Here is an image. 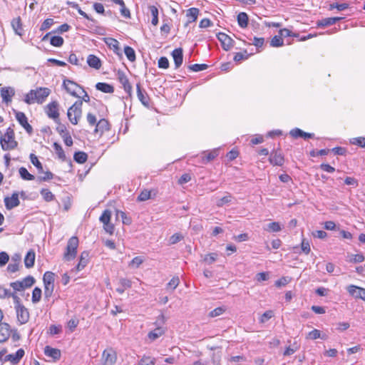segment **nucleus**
<instances>
[{"label":"nucleus","mask_w":365,"mask_h":365,"mask_svg":"<svg viewBox=\"0 0 365 365\" xmlns=\"http://www.w3.org/2000/svg\"><path fill=\"white\" fill-rule=\"evenodd\" d=\"M82 115V101H76L67 111V116L73 125H77Z\"/></svg>","instance_id":"nucleus-1"},{"label":"nucleus","mask_w":365,"mask_h":365,"mask_svg":"<svg viewBox=\"0 0 365 365\" xmlns=\"http://www.w3.org/2000/svg\"><path fill=\"white\" fill-rule=\"evenodd\" d=\"M62 87L66 90V91L69 93L71 96L79 98L80 96L78 95L76 89L78 88L79 89H82L83 86L76 82L64 77L63 80Z\"/></svg>","instance_id":"nucleus-2"},{"label":"nucleus","mask_w":365,"mask_h":365,"mask_svg":"<svg viewBox=\"0 0 365 365\" xmlns=\"http://www.w3.org/2000/svg\"><path fill=\"white\" fill-rule=\"evenodd\" d=\"M51 91L48 88H39L38 89L34 91L31 90L30 94L31 96L32 100L36 101L38 103H42L46 98L49 96Z\"/></svg>","instance_id":"nucleus-3"},{"label":"nucleus","mask_w":365,"mask_h":365,"mask_svg":"<svg viewBox=\"0 0 365 365\" xmlns=\"http://www.w3.org/2000/svg\"><path fill=\"white\" fill-rule=\"evenodd\" d=\"M59 104L56 101L48 103L45 108V112L49 118L53 119L56 123L59 121Z\"/></svg>","instance_id":"nucleus-4"},{"label":"nucleus","mask_w":365,"mask_h":365,"mask_svg":"<svg viewBox=\"0 0 365 365\" xmlns=\"http://www.w3.org/2000/svg\"><path fill=\"white\" fill-rule=\"evenodd\" d=\"M269 162L272 165L282 166L284 163V156L281 149H274L269 154Z\"/></svg>","instance_id":"nucleus-5"},{"label":"nucleus","mask_w":365,"mask_h":365,"mask_svg":"<svg viewBox=\"0 0 365 365\" xmlns=\"http://www.w3.org/2000/svg\"><path fill=\"white\" fill-rule=\"evenodd\" d=\"M14 112L19 123L26 130L29 135H31L33 133V128L28 123V118L26 116L25 113L15 110H14Z\"/></svg>","instance_id":"nucleus-6"},{"label":"nucleus","mask_w":365,"mask_h":365,"mask_svg":"<svg viewBox=\"0 0 365 365\" xmlns=\"http://www.w3.org/2000/svg\"><path fill=\"white\" fill-rule=\"evenodd\" d=\"M217 38L221 43L222 48L227 51L234 46L235 41L227 34L223 32H219L217 34Z\"/></svg>","instance_id":"nucleus-7"},{"label":"nucleus","mask_w":365,"mask_h":365,"mask_svg":"<svg viewBox=\"0 0 365 365\" xmlns=\"http://www.w3.org/2000/svg\"><path fill=\"white\" fill-rule=\"evenodd\" d=\"M137 96L140 103L146 108H150V98L148 95L146 91L141 87L140 83L136 85Z\"/></svg>","instance_id":"nucleus-8"},{"label":"nucleus","mask_w":365,"mask_h":365,"mask_svg":"<svg viewBox=\"0 0 365 365\" xmlns=\"http://www.w3.org/2000/svg\"><path fill=\"white\" fill-rule=\"evenodd\" d=\"M347 292L350 295L354 297L356 299H361L365 301V289L356 286V285H349L346 288Z\"/></svg>","instance_id":"nucleus-9"},{"label":"nucleus","mask_w":365,"mask_h":365,"mask_svg":"<svg viewBox=\"0 0 365 365\" xmlns=\"http://www.w3.org/2000/svg\"><path fill=\"white\" fill-rule=\"evenodd\" d=\"M289 135L295 139L302 138L304 140L314 138V133H307L300 128H295L289 131Z\"/></svg>","instance_id":"nucleus-10"},{"label":"nucleus","mask_w":365,"mask_h":365,"mask_svg":"<svg viewBox=\"0 0 365 365\" xmlns=\"http://www.w3.org/2000/svg\"><path fill=\"white\" fill-rule=\"evenodd\" d=\"M4 203L6 208L9 210L19 206L20 204L19 193L14 192L10 197H6L4 198Z\"/></svg>","instance_id":"nucleus-11"},{"label":"nucleus","mask_w":365,"mask_h":365,"mask_svg":"<svg viewBox=\"0 0 365 365\" xmlns=\"http://www.w3.org/2000/svg\"><path fill=\"white\" fill-rule=\"evenodd\" d=\"M44 354L51 358L53 361H58L61 357V351L60 349L53 348L51 346H46L43 349Z\"/></svg>","instance_id":"nucleus-12"},{"label":"nucleus","mask_w":365,"mask_h":365,"mask_svg":"<svg viewBox=\"0 0 365 365\" xmlns=\"http://www.w3.org/2000/svg\"><path fill=\"white\" fill-rule=\"evenodd\" d=\"M25 351L23 349H19L15 354H8L4 359V361H10L12 364H17L24 356Z\"/></svg>","instance_id":"nucleus-13"},{"label":"nucleus","mask_w":365,"mask_h":365,"mask_svg":"<svg viewBox=\"0 0 365 365\" xmlns=\"http://www.w3.org/2000/svg\"><path fill=\"white\" fill-rule=\"evenodd\" d=\"M104 41L109 48L112 49L113 52L119 56L120 58H123V54L119 47V42L113 38H105Z\"/></svg>","instance_id":"nucleus-14"},{"label":"nucleus","mask_w":365,"mask_h":365,"mask_svg":"<svg viewBox=\"0 0 365 365\" xmlns=\"http://www.w3.org/2000/svg\"><path fill=\"white\" fill-rule=\"evenodd\" d=\"M103 357L105 359V365H113L116 363L117 354L112 349L109 350H104L103 352Z\"/></svg>","instance_id":"nucleus-15"},{"label":"nucleus","mask_w":365,"mask_h":365,"mask_svg":"<svg viewBox=\"0 0 365 365\" xmlns=\"http://www.w3.org/2000/svg\"><path fill=\"white\" fill-rule=\"evenodd\" d=\"M11 327L8 323L0 324V344L6 342L11 334Z\"/></svg>","instance_id":"nucleus-16"},{"label":"nucleus","mask_w":365,"mask_h":365,"mask_svg":"<svg viewBox=\"0 0 365 365\" xmlns=\"http://www.w3.org/2000/svg\"><path fill=\"white\" fill-rule=\"evenodd\" d=\"M17 319L22 324L26 323L29 319V312L28 309L22 305L21 307L16 309Z\"/></svg>","instance_id":"nucleus-17"},{"label":"nucleus","mask_w":365,"mask_h":365,"mask_svg":"<svg viewBox=\"0 0 365 365\" xmlns=\"http://www.w3.org/2000/svg\"><path fill=\"white\" fill-rule=\"evenodd\" d=\"M110 129V125L108 120L105 118L101 119L96 124L94 133H100L101 135L105 131H108Z\"/></svg>","instance_id":"nucleus-18"},{"label":"nucleus","mask_w":365,"mask_h":365,"mask_svg":"<svg viewBox=\"0 0 365 365\" xmlns=\"http://www.w3.org/2000/svg\"><path fill=\"white\" fill-rule=\"evenodd\" d=\"M171 55L174 60L175 68H178L183 62V50L182 48H178L174 49Z\"/></svg>","instance_id":"nucleus-19"},{"label":"nucleus","mask_w":365,"mask_h":365,"mask_svg":"<svg viewBox=\"0 0 365 365\" xmlns=\"http://www.w3.org/2000/svg\"><path fill=\"white\" fill-rule=\"evenodd\" d=\"M15 95V91L11 87H4L1 89V96L3 102L9 103L11 102V98Z\"/></svg>","instance_id":"nucleus-20"},{"label":"nucleus","mask_w":365,"mask_h":365,"mask_svg":"<svg viewBox=\"0 0 365 365\" xmlns=\"http://www.w3.org/2000/svg\"><path fill=\"white\" fill-rule=\"evenodd\" d=\"M67 4L69 5L71 7L77 9L80 15H81L82 16H83L84 18H86V19L93 23L91 26H88V27H92L93 26H96V24H98V21L96 19H93L91 16H88L86 12L81 10V9L77 3L73 1H68Z\"/></svg>","instance_id":"nucleus-21"},{"label":"nucleus","mask_w":365,"mask_h":365,"mask_svg":"<svg viewBox=\"0 0 365 365\" xmlns=\"http://www.w3.org/2000/svg\"><path fill=\"white\" fill-rule=\"evenodd\" d=\"M11 26L16 34L22 36L24 34V29L22 26L21 19L20 16L13 19L11 21Z\"/></svg>","instance_id":"nucleus-22"},{"label":"nucleus","mask_w":365,"mask_h":365,"mask_svg":"<svg viewBox=\"0 0 365 365\" xmlns=\"http://www.w3.org/2000/svg\"><path fill=\"white\" fill-rule=\"evenodd\" d=\"M202 163L207 164L212 160H213L217 156L219 155V150L218 149H214L209 152L208 153H206L205 151H204L202 153Z\"/></svg>","instance_id":"nucleus-23"},{"label":"nucleus","mask_w":365,"mask_h":365,"mask_svg":"<svg viewBox=\"0 0 365 365\" xmlns=\"http://www.w3.org/2000/svg\"><path fill=\"white\" fill-rule=\"evenodd\" d=\"M87 63L91 68L96 70L100 69L102 65L101 59L93 54L88 55L87 58Z\"/></svg>","instance_id":"nucleus-24"},{"label":"nucleus","mask_w":365,"mask_h":365,"mask_svg":"<svg viewBox=\"0 0 365 365\" xmlns=\"http://www.w3.org/2000/svg\"><path fill=\"white\" fill-rule=\"evenodd\" d=\"M119 284L120 287H118L116 289V292L119 294H122L124 293L125 290L128 288H130L132 286V282L126 278H120L119 279Z\"/></svg>","instance_id":"nucleus-25"},{"label":"nucleus","mask_w":365,"mask_h":365,"mask_svg":"<svg viewBox=\"0 0 365 365\" xmlns=\"http://www.w3.org/2000/svg\"><path fill=\"white\" fill-rule=\"evenodd\" d=\"M96 88L105 93H112L114 92V87L107 83H97L96 84Z\"/></svg>","instance_id":"nucleus-26"},{"label":"nucleus","mask_w":365,"mask_h":365,"mask_svg":"<svg viewBox=\"0 0 365 365\" xmlns=\"http://www.w3.org/2000/svg\"><path fill=\"white\" fill-rule=\"evenodd\" d=\"M199 14V9L195 7L190 8L187 11L186 16L189 19L187 23L185 24V26H187L190 23L194 22L197 20V16Z\"/></svg>","instance_id":"nucleus-27"},{"label":"nucleus","mask_w":365,"mask_h":365,"mask_svg":"<svg viewBox=\"0 0 365 365\" xmlns=\"http://www.w3.org/2000/svg\"><path fill=\"white\" fill-rule=\"evenodd\" d=\"M88 154L83 151H76L73 154V160L78 164H83L88 160Z\"/></svg>","instance_id":"nucleus-28"},{"label":"nucleus","mask_w":365,"mask_h":365,"mask_svg":"<svg viewBox=\"0 0 365 365\" xmlns=\"http://www.w3.org/2000/svg\"><path fill=\"white\" fill-rule=\"evenodd\" d=\"M78 243L79 241L77 237H71L68 241L65 251H77Z\"/></svg>","instance_id":"nucleus-29"},{"label":"nucleus","mask_w":365,"mask_h":365,"mask_svg":"<svg viewBox=\"0 0 365 365\" xmlns=\"http://www.w3.org/2000/svg\"><path fill=\"white\" fill-rule=\"evenodd\" d=\"M237 23L240 27L246 28L249 24V17L245 12H240L237 17Z\"/></svg>","instance_id":"nucleus-30"},{"label":"nucleus","mask_w":365,"mask_h":365,"mask_svg":"<svg viewBox=\"0 0 365 365\" xmlns=\"http://www.w3.org/2000/svg\"><path fill=\"white\" fill-rule=\"evenodd\" d=\"M365 259V257L361 254H348L346 256V261L350 263H359L363 262Z\"/></svg>","instance_id":"nucleus-31"},{"label":"nucleus","mask_w":365,"mask_h":365,"mask_svg":"<svg viewBox=\"0 0 365 365\" xmlns=\"http://www.w3.org/2000/svg\"><path fill=\"white\" fill-rule=\"evenodd\" d=\"M88 252H82L80 260L75 267L76 271H81L88 264Z\"/></svg>","instance_id":"nucleus-32"},{"label":"nucleus","mask_w":365,"mask_h":365,"mask_svg":"<svg viewBox=\"0 0 365 365\" xmlns=\"http://www.w3.org/2000/svg\"><path fill=\"white\" fill-rule=\"evenodd\" d=\"M264 230L269 232H277L282 230V225L278 222H272L267 224Z\"/></svg>","instance_id":"nucleus-33"},{"label":"nucleus","mask_w":365,"mask_h":365,"mask_svg":"<svg viewBox=\"0 0 365 365\" xmlns=\"http://www.w3.org/2000/svg\"><path fill=\"white\" fill-rule=\"evenodd\" d=\"M148 11L152 16L151 23L153 25L156 26L158 24V9L154 5L148 6Z\"/></svg>","instance_id":"nucleus-34"},{"label":"nucleus","mask_w":365,"mask_h":365,"mask_svg":"<svg viewBox=\"0 0 365 365\" xmlns=\"http://www.w3.org/2000/svg\"><path fill=\"white\" fill-rule=\"evenodd\" d=\"M165 333V329L161 327H158L153 331L148 333V338L154 341L161 336Z\"/></svg>","instance_id":"nucleus-35"},{"label":"nucleus","mask_w":365,"mask_h":365,"mask_svg":"<svg viewBox=\"0 0 365 365\" xmlns=\"http://www.w3.org/2000/svg\"><path fill=\"white\" fill-rule=\"evenodd\" d=\"M35 262V252H26L24 258V264L26 268H31L34 267Z\"/></svg>","instance_id":"nucleus-36"},{"label":"nucleus","mask_w":365,"mask_h":365,"mask_svg":"<svg viewBox=\"0 0 365 365\" xmlns=\"http://www.w3.org/2000/svg\"><path fill=\"white\" fill-rule=\"evenodd\" d=\"M55 274L52 272L47 271L44 273L43 277V282L44 285H51L54 284Z\"/></svg>","instance_id":"nucleus-37"},{"label":"nucleus","mask_w":365,"mask_h":365,"mask_svg":"<svg viewBox=\"0 0 365 365\" xmlns=\"http://www.w3.org/2000/svg\"><path fill=\"white\" fill-rule=\"evenodd\" d=\"M124 53H125V55L126 56L127 58L130 61L133 62L135 61V59H136L135 51L132 47H130L129 46H125L124 47Z\"/></svg>","instance_id":"nucleus-38"},{"label":"nucleus","mask_w":365,"mask_h":365,"mask_svg":"<svg viewBox=\"0 0 365 365\" xmlns=\"http://www.w3.org/2000/svg\"><path fill=\"white\" fill-rule=\"evenodd\" d=\"M19 173L21 178L24 180H34L35 179V176L29 173L27 169L24 167L20 168Z\"/></svg>","instance_id":"nucleus-39"},{"label":"nucleus","mask_w":365,"mask_h":365,"mask_svg":"<svg viewBox=\"0 0 365 365\" xmlns=\"http://www.w3.org/2000/svg\"><path fill=\"white\" fill-rule=\"evenodd\" d=\"M29 158L31 163L37 168L38 172L39 173H43V169L42 163L38 160L36 155L34 153H31Z\"/></svg>","instance_id":"nucleus-40"},{"label":"nucleus","mask_w":365,"mask_h":365,"mask_svg":"<svg viewBox=\"0 0 365 365\" xmlns=\"http://www.w3.org/2000/svg\"><path fill=\"white\" fill-rule=\"evenodd\" d=\"M53 148L55 150L56 154L58 155V157L61 160H62L63 161L66 160V154H65L61 145L58 143H57V142L53 143Z\"/></svg>","instance_id":"nucleus-41"},{"label":"nucleus","mask_w":365,"mask_h":365,"mask_svg":"<svg viewBox=\"0 0 365 365\" xmlns=\"http://www.w3.org/2000/svg\"><path fill=\"white\" fill-rule=\"evenodd\" d=\"M42 291L41 289L36 287L32 292L31 301L34 304H36L40 302L41 299Z\"/></svg>","instance_id":"nucleus-42"},{"label":"nucleus","mask_w":365,"mask_h":365,"mask_svg":"<svg viewBox=\"0 0 365 365\" xmlns=\"http://www.w3.org/2000/svg\"><path fill=\"white\" fill-rule=\"evenodd\" d=\"M307 338L310 339H313V340L319 339V338L322 339H326L327 336L325 334L322 335L321 331L319 330L315 329L309 332Z\"/></svg>","instance_id":"nucleus-43"},{"label":"nucleus","mask_w":365,"mask_h":365,"mask_svg":"<svg viewBox=\"0 0 365 365\" xmlns=\"http://www.w3.org/2000/svg\"><path fill=\"white\" fill-rule=\"evenodd\" d=\"M64 43L63 38L60 36H53L50 38V43L55 47H61Z\"/></svg>","instance_id":"nucleus-44"},{"label":"nucleus","mask_w":365,"mask_h":365,"mask_svg":"<svg viewBox=\"0 0 365 365\" xmlns=\"http://www.w3.org/2000/svg\"><path fill=\"white\" fill-rule=\"evenodd\" d=\"M40 193L46 202H51L54 199V195L48 189L42 188Z\"/></svg>","instance_id":"nucleus-45"},{"label":"nucleus","mask_w":365,"mask_h":365,"mask_svg":"<svg viewBox=\"0 0 365 365\" xmlns=\"http://www.w3.org/2000/svg\"><path fill=\"white\" fill-rule=\"evenodd\" d=\"M284 45V41L279 35L274 36L270 41L272 47H279Z\"/></svg>","instance_id":"nucleus-46"},{"label":"nucleus","mask_w":365,"mask_h":365,"mask_svg":"<svg viewBox=\"0 0 365 365\" xmlns=\"http://www.w3.org/2000/svg\"><path fill=\"white\" fill-rule=\"evenodd\" d=\"M232 198L233 197L231 195V194L227 193V195H225V196L222 197V198L219 199L217 201L216 205H217V207H222L223 205L231 202Z\"/></svg>","instance_id":"nucleus-47"},{"label":"nucleus","mask_w":365,"mask_h":365,"mask_svg":"<svg viewBox=\"0 0 365 365\" xmlns=\"http://www.w3.org/2000/svg\"><path fill=\"white\" fill-rule=\"evenodd\" d=\"M119 215L120 216V217L122 219L123 224L126 225H129L131 224V222H132L131 218L130 217H128L127 215L124 212L120 211V210H116V217H118Z\"/></svg>","instance_id":"nucleus-48"},{"label":"nucleus","mask_w":365,"mask_h":365,"mask_svg":"<svg viewBox=\"0 0 365 365\" xmlns=\"http://www.w3.org/2000/svg\"><path fill=\"white\" fill-rule=\"evenodd\" d=\"M331 17L322 19L321 20H318L316 22L317 26L320 28H324L327 26H329L333 25V22L331 21Z\"/></svg>","instance_id":"nucleus-49"},{"label":"nucleus","mask_w":365,"mask_h":365,"mask_svg":"<svg viewBox=\"0 0 365 365\" xmlns=\"http://www.w3.org/2000/svg\"><path fill=\"white\" fill-rule=\"evenodd\" d=\"M208 68V65L205 63H195L188 66V69L195 71V72H199L201 71H204Z\"/></svg>","instance_id":"nucleus-50"},{"label":"nucleus","mask_w":365,"mask_h":365,"mask_svg":"<svg viewBox=\"0 0 365 365\" xmlns=\"http://www.w3.org/2000/svg\"><path fill=\"white\" fill-rule=\"evenodd\" d=\"M35 282L34 277L31 275L27 276L21 281L24 289L32 287Z\"/></svg>","instance_id":"nucleus-51"},{"label":"nucleus","mask_w":365,"mask_h":365,"mask_svg":"<svg viewBox=\"0 0 365 365\" xmlns=\"http://www.w3.org/2000/svg\"><path fill=\"white\" fill-rule=\"evenodd\" d=\"M250 54L247 53V50H244L243 53L242 52H237V53H236L235 54L233 60L235 62H240V61H241L243 59H247L248 57L250 56Z\"/></svg>","instance_id":"nucleus-52"},{"label":"nucleus","mask_w":365,"mask_h":365,"mask_svg":"<svg viewBox=\"0 0 365 365\" xmlns=\"http://www.w3.org/2000/svg\"><path fill=\"white\" fill-rule=\"evenodd\" d=\"M111 218V212L109 210H105L101 215L99 220L103 224L109 222Z\"/></svg>","instance_id":"nucleus-53"},{"label":"nucleus","mask_w":365,"mask_h":365,"mask_svg":"<svg viewBox=\"0 0 365 365\" xmlns=\"http://www.w3.org/2000/svg\"><path fill=\"white\" fill-rule=\"evenodd\" d=\"M144 261V258L142 256H138L133 258L129 263L130 267L138 268Z\"/></svg>","instance_id":"nucleus-54"},{"label":"nucleus","mask_w":365,"mask_h":365,"mask_svg":"<svg viewBox=\"0 0 365 365\" xmlns=\"http://www.w3.org/2000/svg\"><path fill=\"white\" fill-rule=\"evenodd\" d=\"M43 173L45 174L44 176H38L37 178V181L46 182L54 178L55 177L54 174L49 170H47L46 172L43 171Z\"/></svg>","instance_id":"nucleus-55"},{"label":"nucleus","mask_w":365,"mask_h":365,"mask_svg":"<svg viewBox=\"0 0 365 365\" xmlns=\"http://www.w3.org/2000/svg\"><path fill=\"white\" fill-rule=\"evenodd\" d=\"M158 66L160 68L167 69L170 66V63L167 57L162 56L158 59Z\"/></svg>","instance_id":"nucleus-56"},{"label":"nucleus","mask_w":365,"mask_h":365,"mask_svg":"<svg viewBox=\"0 0 365 365\" xmlns=\"http://www.w3.org/2000/svg\"><path fill=\"white\" fill-rule=\"evenodd\" d=\"M117 77L118 81L123 86L125 84H128L129 81L128 77L126 76L125 73L121 71L118 70L117 72Z\"/></svg>","instance_id":"nucleus-57"},{"label":"nucleus","mask_w":365,"mask_h":365,"mask_svg":"<svg viewBox=\"0 0 365 365\" xmlns=\"http://www.w3.org/2000/svg\"><path fill=\"white\" fill-rule=\"evenodd\" d=\"M274 317V312L272 310L266 311L259 318V322L264 324Z\"/></svg>","instance_id":"nucleus-58"},{"label":"nucleus","mask_w":365,"mask_h":365,"mask_svg":"<svg viewBox=\"0 0 365 365\" xmlns=\"http://www.w3.org/2000/svg\"><path fill=\"white\" fill-rule=\"evenodd\" d=\"M217 257V252H210L206 255L203 259V261L208 264L213 263Z\"/></svg>","instance_id":"nucleus-59"},{"label":"nucleus","mask_w":365,"mask_h":365,"mask_svg":"<svg viewBox=\"0 0 365 365\" xmlns=\"http://www.w3.org/2000/svg\"><path fill=\"white\" fill-rule=\"evenodd\" d=\"M351 143L353 145H356L361 148H365V138L364 137L354 138L351 140Z\"/></svg>","instance_id":"nucleus-60"},{"label":"nucleus","mask_w":365,"mask_h":365,"mask_svg":"<svg viewBox=\"0 0 365 365\" xmlns=\"http://www.w3.org/2000/svg\"><path fill=\"white\" fill-rule=\"evenodd\" d=\"M180 279L178 277H173L170 281L167 284V289L174 290L179 284Z\"/></svg>","instance_id":"nucleus-61"},{"label":"nucleus","mask_w":365,"mask_h":365,"mask_svg":"<svg viewBox=\"0 0 365 365\" xmlns=\"http://www.w3.org/2000/svg\"><path fill=\"white\" fill-rule=\"evenodd\" d=\"M54 24V21L53 19H46L41 24L40 27V31H46L53 24Z\"/></svg>","instance_id":"nucleus-62"},{"label":"nucleus","mask_w":365,"mask_h":365,"mask_svg":"<svg viewBox=\"0 0 365 365\" xmlns=\"http://www.w3.org/2000/svg\"><path fill=\"white\" fill-rule=\"evenodd\" d=\"M155 361L149 356H144L139 361L138 365H155Z\"/></svg>","instance_id":"nucleus-63"},{"label":"nucleus","mask_w":365,"mask_h":365,"mask_svg":"<svg viewBox=\"0 0 365 365\" xmlns=\"http://www.w3.org/2000/svg\"><path fill=\"white\" fill-rule=\"evenodd\" d=\"M150 198V191L148 190H143L140 195L138 196V201H145Z\"/></svg>","instance_id":"nucleus-64"}]
</instances>
